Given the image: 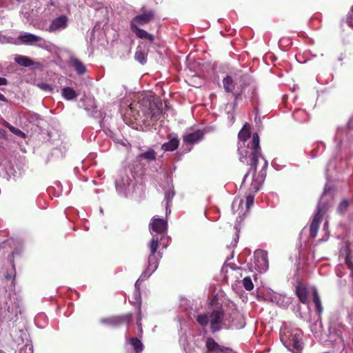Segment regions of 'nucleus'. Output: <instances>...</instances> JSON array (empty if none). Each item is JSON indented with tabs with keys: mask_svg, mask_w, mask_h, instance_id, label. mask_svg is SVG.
I'll return each mask as SVG.
<instances>
[{
	"mask_svg": "<svg viewBox=\"0 0 353 353\" xmlns=\"http://www.w3.org/2000/svg\"><path fill=\"white\" fill-rule=\"evenodd\" d=\"M239 160L242 163H247L251 166V169L256 170L259 159L263 163L261 150L259 145V137L257 133H254L252 139L246 145V142L251 138L250 128L245 124L243 128L239 132Z\"/></svg>",
	"mask_w": 353,
	"mask_h": 353,
	"instance_id": "nucleus-1",
	"label": "nucleus"
},
{
	"mask_svg": "<svg viewBox=\"0 0 353 353\" xmlns=\"http://www.w3.org/2000/svg\"><path fill=\"white\" fill-rule=\"evenodd\" d=\"M196 321L203 329L209 325L210 331L214 333L227 328L228 314L224 312L222 305L216 303L210 312L198 314Z\"/></svg>",
	"mask_w": 353,
	"mask_h": 353,
	"instance_id": "nucleus-2",
	"label": "nucleus"
},
{
	"mask_svg": "<svg viewBox=\"0 0 353 353\" xmlns=\"http://www.w3.org/2000/svg\"><path fill=\"white\" fill-rule=\"evenodd\" d=\"M167 221L163 219L154 217L150 224V233L152 239L149 243L150 255L148 259L149 265H158L161 256L157 252L159 245V237L157 234L163 235L167 230Z\"/></svg>",
	"mask_w": 353,
	"mask_h": 353,
	"instance_id": "nucleus-3",
	"label": "nucleus"
},
{
	"mask_svg": "<svg viewBox=\"0 0 353 353\" xmlns=\"http://www.w3.org/2000/svg\"><path fill=\"white\" fill-rule=\"evenodd\" d=\"M268 166V161L263 159V165L258 175L256 174V171L254 170L253 179L250 187V192L246 196V208L248 210L254 203V194L257 192L266 176V168Z\"/></svg>",
	"mask_w": 353,
	"mask_h": 353,
	"instance_id": "nucleus-4",
	"label": "nucleus"
},
{
	"mask_svg": "<svg viewBox=\"0 0 353 353\" xmlns=\"http://www.w3.org/2000/svg\"><path fill=\"white\" fill-rule=\"evenodd\" d=\"M303 334L299 329L292 331L284 330L281 336V340L283 345L294 353H299L303 349Z\"/></svg>",
	"mask_w": 353,
	"mask_h": 353,
	"instance_id": "nucleus-5",
	"label": "nucleus"
},
{
	"mask_svg": "<svg viewBox=\"0 0 353 353\" xmlns=\"http://www.w3.org/2000/svg\"><path fill=\"white\" fill-rule=\"evenodd\" d=\"M141 105L142 104L139 103H130L126 113L132 116L135 120H137L140 117V110L143 114H148L150 115L152 121H157L160 119L162 114L161 108L149 103V108L145 110L141 108Z\"/></svg>",
	"mask_w": 353,
	"mask_h": 353,
	"instance_id": "nucleus-6",
	"label": "nucleus"
},
{
	"mask_svg": "<svg viewBox=\"0 0 353 353\" xmlns=\"http://www.w3.org/2000/svg\"><path fill=\"white\" fill-rule=\"evenodd\" d=\"M327 209V205L323 203V198L319 201L317 208L316 212L313 218V220L310 224V236L314 238L317 234V232L319 228L320 223L321 221L323 214Z\"/></svg>",
	"mask_w": 353,
	"mask_h": 353,
	"instance_id": "nucleus-7",
	"label": "nucleus"
},
{
	"mask_svg": "<svg viewBox=\"0 0 353 353\" xmlns=\"http://www.w3.org/2000/svg\"><path fill=\"white\" fill-rule=\"evenodd\" d=\"M154 17V12L152 10L143 11L142 13L136 15L130 22V29L139 28L149 23Z\"/></svg>",
	"mask_w": 353,
	"mask_h": 353,
	"instance_id": "nucleus-8",
	"label": "nucleus"
},
{
	"mask_svg": "<svg viewBox=\"0 0 353 353\" xmlns=\"http://www.w3.org/2000/svg\"><path fill=\"white\" fill-rule=\"evenodd\" d=\"M245 325L243 314L236 309L228 314L227 328L242 329Z\"/></svg>",
	"mask_w": 353,
	"mask_h": 353,
	"instance_id": "nucleus-9",
	"label": "nucleus"
},
{
	"mask_svg": "<svg viewBox=\"0 0 353 353\" xmlns=\"http://www.w3.org/2000/svg\"><path fill=\"white\" fill-rule=\"evenodd\" d=\"M131 319L132 314L129 313L121 316H114L109 318L101 319V322L108 326L116 327L124 323L128 325Z\"/></svg>",
	"mask_w": 353,
	"mask_h": 353,
	"instance_id": "nucleus-10",
	"label": "nucleus"
},
{
	"mask_svg": "<svg viewBox=\"0 0 353 353\" xmlns=\"http://www.w3.org/2000/svg\"><path fill=\"white\" fill-rule=\"evenodd\" d=\"M205 346L208 353H234L232 349L219 345L212 338L206 340Z\"/></svg>",
	"mask_w": 353,
	"mask_h": 353,
	"instance_id": "nucleus-11",
	"label": "nucleus"
},
{
	"mask_svg": "<svg viewBox=\"0 0 353 353\" xmlns=\"http://www.w3.org/2000/svg\"><path fill=\"white\" fill-rule=\"evenodd\" d=\"M68 19L65 15H61L53 19L47 29L50 32H54L59 29H64L68 26Z\"/></svg>",
	"mask_w": 353,
	"mask_h": 353,
	"instance_id": "nucleus-12",
	"label": "nucleus"
},
{
	"mask_svg": "<svg viewBox=\"0 0 353 353\" xmlns=\"http://www.w3.org/2000/svg\"><path fill=\"white\" fill-rule=\"evenodd\" d=\"M130 182L131 180L127 174L124 173L121 174L115 181L117 190L121 193L125 192L130 186Z\"/></svg>",
	"mask_w": 353,
	"mask_h": 353,
	"instance_id": "nucleus-13",
	"label": "nucleus"
},
{
	"mask_svg": "<svg viewBox=\"0 0 353 353\" xmlns=\"http://www.w3.org/2000/svg\"><path fill=\"white\" fill-rule=\"evenodd\" d=\"M203 137V133L201 130H198L193 132L186 134L183 136V141L186 145L194 144L201 140Z\"/></svg>",
	"mask_w": 353,
	"mask_h": 353,
	"instance_id": "nucleus-14",
	"label": "nucleus"
},
{
	"mask_svg": "<svg viewBox=\"0 0 353 353\" xmlns=\"http://www.w3.org/2000/svg\"><path fill=\"white\" fill-rule=\"evenodd\" d=\"M254 265H268V252L263 250H257L254 254Z\"/></svg>",
	"mask_w": 353,
	"mask_h": 353,
	"instance_id": "nucleus-15",
	"label": "nucleus"
},
{
	"mask_svg": "<svg viewBox=\"0 0 353 353\" xmlns=\"http://www.w3.org/2000/svg\"><path fill=\"white\" fill-rule=\"evenodd\" d=\"M158 266H147L145 270L141 273L139 278L135 282V287L139 288V283L147 280L156 270Z\"/></svg>",
	"mask_w": 353,
	"mask_h": 353,
	"instance_id": "nucleus-16",
	"label": "nucleus"
},
{
	"mask_svg": "<svg viewBox=\"0 0 353 353\" xmlns=\"http://www.w3.org/2000/svg\"><path fill=\"white\" fill-rule=\"evenodd\" d=\"M169 138H170V141L168 142L164 143L162 145L161 148L164 151L172 152V151L175 150L178 148L179 144V140L177 138V137H176V136H174L172 137L171 136H170Z\"/></svg>",
	"mask_w": 353,
	"mask_h": 353,
	"instance_id": "nucleus-17",
	"label": "nucleus"
},
{
	"mask_svg": "<svg viewBox=\"0 0 353 353\" xmlns=\"http://www.w3.org/2000/svg\"><path fill=\"white\" fill-rule=\"evenodd\" d=\"M19 39L26 44H33L34 43L41 41L42 38L30 33H26L19 36Z\"/></svg>",
	"mask_w": 353,
	"mask_h": 353,
	"instance_id": "nucleus-18",
	"label": "nucleus"
},
{
	"mask_svg": "<svg viewBox=\"0 0 353 353\" xmlns=\"http://www.w3.org/2000/svg\"><path fill=\"white\" fill-rule=\"evenodd\" d=\"M135 35L141 39H145L152 43L154 41V36L152 34L148 33L145 30L140 28L131 29Z\"/></svg>",
	"mask_w": 353,
	"mask_h": 353,
	"instance_id": "nucleus-19",
	"label": "nucleus"
},
{
	"mask_svg": "<svg viewBox=\"0 0 353 353\" xmlns=\"http://www.w3.org/2000/svg\"><path fill=\"white\" fill-rule=\"evenodd\" d=\"M70 62L78 74H82L86 72V68L84 64L77 58H71Z\"/></svg>",
	"mask_w": 353,
	"mask_h": 353,
	"instance_id": "nucleus-20",
	"label": "nucleus"
},
{
	"mask_svg": "<svg viewBox=\"0 0 353 353\" xmlns=\"http://www.w3.org/2000/svg\"><path fill=\"white\" fill-rule=\"evenodd\" d=\"M157 157V153L153 149H149L146 152L137 155V159L139 161L145 159L147 161H154Z\"/></svg>",
	"mask_w": 353,
	"mask_h": 353,
	"instance_id": "nucleus-21",
	"label": "nucleus"
},
{
	"mask_svg": "<svg viewBox=\"0 0 353 353\" xmlns=\"http://www.w3.org/2000/svg\"><path fill=\"white\" fill-rule=\"evenodd\" d=\"M61 95L66 100H73L77 98L76 91L70 87H65L61 90Z\"/></svg>",
	"mask_w": 353,
	"mask_h": 353,
	"instance_id": "nucleus-22",
	"label": "nucleus"
},
{
	"mask_svg": "<svg viewBox=\"0 0 353 353\" xmlns=\"http://www.w3.org/2000/svg\"><path fill=\"white\" fill-rule=\"evenodd\" d=\"M175 195V192L173 189V187H170L168 190H166L165 192V198L164 200L165 201V208H166V214L170 213L171 210H169V205L171 203L173 197Z\"/></svg>",
	"mask_w": 353,
	"mask_h": 353,
	"instance_id": "nucleus-23",
	"label": "nucleus"
},
{
	"mask_svg": "<svg viewBox=\"0 0 353 353\" xmlns=\"http://www.w3.org/2000/svg\"><path fill=\"white\" fill-rule=\"evenodd\" d=\"M313 302L315 305L316 311L318 315L321 316V313L323 312V307L321 305L320 296L316 289H314L313 290Z\"/></svg>",
	"mask_w": 353,
	"mask_h": 353,
	"instance_id": "nucleus-24",
	"label": "nucleus"
},
{
	"mask_svg": "<svg viewBox=\"0 0 353 353\" xmlns=\"http://www.w3.org/2000/svg\"><path fill=\"white\" fill-rule=\"evenodd\" d=\"M296 294L299 297V300L302 303H306L307 301V289L301 285H298L296 287Z\"/></svg>",
	"mask_w": 353,
	"mask_h": 353,
	"instance_id": "nucleus-25",
	"label": "nucleus"
},
{
	"mask_svg": "<svg viewBox=\"0 0 353 353\" xmlns=\"http://www.w3.org/2000/svg\"><path fill=\"white\" fill-rule=\"evenodd\" d=\"M14 60L19 65L24 67H30L34 64L33 61L26 56L19 55L15 57Z\"/></svg>",
	"mask_w": 353,
	"mask_h": 353,
	"instance_id": "nucleus-26",
	"label": "nucleus"
},
{
	"mask_svg": "<svg viewBox=\"0 0 353 353\" xmlns=\"http://www.w3.org/2000/svg\"><path fill=\"white\" fill-rule=\"evenodd\" d=\"M223 85L224 90L227 92H232L234 89V83L232 78L230 76H226L223 79Z\"/></svg>",
	"mask_w": 353,
	"mask_h": 353,
	"instance_id": "nucleus-27",
	"label": "nucleus"
},
{
	"mask_svg": "<svg viewBox=\"0 0 353 353\" xmlns=\"http://www.w3.org/2000/svg\"><path fill=\"white\" fill-rule=\"evenodd\" d=\"M129 343L133 347L136 353H140L143 351V345L138 338H130Z\"/></svg>",
	"mask_w": 353,
	"mask_h": 353,
	"instance_id": "nucleus-28",
	"label": "nucleus"
},
{
	"mask_svg": "<svg viewBox=\"0 0 353 353\" xmlns=\"http://www.w3.org/2000/svg\"><path fill=\"white\" fill-rule=\"evenodd\" d=\"M293 117L295 120L299 122H305L308 119L307 112L303 110H296L293 113Z\"/></svg>",
	"mask_w": 353,
	"mask_h": 353,
	"instance_id": "nucleus-29",
	"label": "nucleus"
},
{
	"mask_svg": "<svg viewBox=\"0 0 353 353\" xmlns=\"http://www.w3.org/2000/svg\"><path fill=\"white\" fill-rule=\"evenodd\" d=\"M146 57L147 53L142 51L141 49H137L134 54L135 59L141 64L146 63Z\"/></svg>",
	"mask_w": 353,
	"mask_h": 353,
	"instance_id": "nucleus-30",
	"label": "nucleus"
},
{
	"mask_svg": "<svg viewBox=\"0 0 353 353\" xmlns=\"http://www.w3.org/2000/svg\"><path fill=\"white\" fill-rule=\"evenodd\" d=\"M242 283H243L244 288L246 290L250 291L254 288V285H253L252 281L250 276H245L242 280Z\"/></svg>",
	"mask_w": 353,
	"mask_h": 353,
	"instance_id": "nucleus-31",
	"label": "nucleus"
},
{
	"mask_svg": "<svg viewBox=\"0 0 353 353\" xmlns=\"http://www.w3.org/2000/svg\"><path fill=\"white\" fill-rule=\"evenodd\" d=\"M6 127L8 128L9 129V130L14 134L21 137H25V134L21 130L16 128L15 127L12 126L10 123H6Z\"/></svg>",
	"mask_w": 353,
	"mask_h": 353,
	"instance_id": "nucleus-32",
	"label": "nucleus"
},
{
	"mask_svg": "<svg viewBox=\"0 0 353 353\" xmlns=\"http://www.w3.org/2000/svg\"><path fill=\"white\" fill-rule=\"evenodd\" d=\"M38 88H39L41 90L46 91V92H52L53 88L52 87L46 83H39L37 84Z\"/></svg>",
	"mask_w": 353,
	"mask_h": 353,
	"instance_id": "nucleus-33",
	"label": "nucleus"
},
{
	"mask_svg": "<svg viewBox=\"0 0 353 353\" xmlns=\"http://www.w3.org/2000/svg\"><path fill=\"white\" fill-rule=\"evenodd\" d=\"M140 284L141 283H139V288H137L135 286H134V289H135V291H134V301L139 303H141V292H140Z\"/></svg>",
	"mask_w": 353,
	"mask_h": 353,
	"instance_id": "nucleus-34",
	"label": "nucleus"
},
{
	"mask_svg": "<svg viewBox=\"0 0 353 353\" xmlns=\"http://www.w3.org/2000/svg\"><path fill=\"white\" fill-rule=\"evenodd\" d=\"M347 23L349 26L353 27V5L347 17Z\"/></svg>",
	"mask_w": 353,
	"mask_h": 353,
	"instance_id": "nucleus-35",
	"label": "nucleus"
},
{
	"mask_svg": "<svg viewBox=\"0 0 353 353\" xmlns=\"http://www.w3.org/2000/svg\"><path fill=\"white\" fill-rule=\"evenodd\" d=\"M15 275H16V273H15L14 266H11V273L6 274L5 276L7 280H10L12 278H14Z\"/></svg>",
	"mask_w": 353,
	"mask_h": 353,
	"instance_id": "nucleus-36",
	"label": "nucleus"
},
{
	"mask_svg": "<svg viewBox=\"0 0 353 353\" xmlns=\"http://www.w3.org/2000/svg\"><path fill=\"white\" fill-rule=\"evenodd\" d=\"M255 269L259 272H266L268 270V266H254Z\"/></svg>",
	"mask_w": 353,
	"mask_h": 353,
	"instance_id": "nucleus-37",
	"label": "nucleus"
},
{
	"mask_svg": "<svg viewBox=\"0 0 353 353\" xmlns=\"http://www.w3.org/2000/svg\"><path fill=\"white\" fill-rule=\"evenodd\" d=\"M347 207V202L346 201H342L339 206V210H342L343 209H345Z\"/></svg>",
	"mask_w": 353,
	"mask_h": 353,
	"instance_id": "nucleus-38",
	"label": "nucleus"
},
{
	"mask_svg": "<svg viewBox=\"0 0 353 353\" xmlns=\"http://www.w3.org/2000/svg\"><path fill=\"white\" fill-rule=\"evenodd\" d=\"M239 241V234L236 232L235 234V237L234 238L233 242L231 243V247L234 248L236 245Z\"/></svg>",
	"mask_w": 353,
	"mask_h": 353,
	"instance_id": "nucleus-39",
	"label": "nucleus"
},
{
	"mask_svg": "<svg viewBox=\"0 0 353 353\" xmlns=\"http://www.w3.org/2000/svg\"><path fill=\"white\" fill-rule=\"evenodd\" d=\"M8 83V80L4 77H0V85H6Z\"/></svg>",
	"mask_w": 353,
	"mask_h": 353,
	"instance_id": "nucleus-40",
	"label": "nucleus"
},
{
	"mask_svg": "<svg viewBox=\"0 0 353 353\" xmlns=\"http://www.w3.org/2000/svg\"><path fill=\"white\" fill-rule=\"evenodd\" d=\"M347 126H348L349 129L353 130V116L350 118V119L347 123Z\"/></svg>",
	"mask_w": 353,
	"mask_h": 353,
	"instance_id": "nucleus-41",
	"label": "nucleus"
},
{
	"mask_svg": "<svg viewBox=\"0 0 353 353\" xmlns=\"http://www.w3.org/2000/svg\"><path fill=\"white\" fill-rule=\"evenodd\" d=\"M241 94L239 92L234 93V100L236 102H237V101L241 98Z\"/></svg>",
	"mask_w": 353,
	"mask_h": 353,
	"instance_id": "nucleus-42",
	"label": "nucleus"
},
{
	"mask_svg": "<svg viewBox=\"0 0 353 353\" xmlns=\"http://www.w3.org/2000/svg\"><path fill=\"white\" fill-rule=\"evenodd\" d=\"M350 270V276L353 281V266H348Z\"/></svg>",
	"mask_w": 353,
	"mask_h": 353,
	"instance_id": "nucleus-43",
	"label": "nucleus"
},
{
	"mask_svg": "<svg viewBox=\"0 0 353 353\" xmlns=\"http://www.w3.org/2000/svg\"><path fill=\"white\" fill-rule=\"evenodd\" d=\"M137 325L139 327V329L141 332H142V327H141V317H139L137 320Z\"/></svg>",
	"mask_w": 353,
	"mask_h": 353,
	"instance_id": "nucleus-44",
	"label": "nucleus"
},
{
	"mask_svg": "<svg viewBox=\"0 0 353 353\" xmlns=\"http://www.w3.org/2000/svg\"><path fill=\"white\" fill-rule=\"evenodd\" d=\"M0 101L7 102L8 99L6 98V97L3 94L0 93Z\"/></svg>",
	"mask_w": 353,
	"mask_h": 353,
	"instance_id": "nucleus-45",
	"label": "nucleus"
},
{
	"mask_svg": "<svg viewBox=\"0 0 353 353\" xmlns=\"http://www.w3.org/2000/svg\"><path fill=\"white\" fill-rule=\"evenodd\" d=\"M248 174H249V172H248L245 174L244 178H243V182H242V184H244V183H245V180L246 177L248 176Z\"/></svg>",
	"mask_w": 353,
	"mask_h": 353,
	"instance_id": "nucleus-46",
	"label": "nucleus"
},
{
	"mask_svg": "<svg viewBox=\"0 0 353 353\" xmlns=\"http://www.w3.org/2000/svg\"><path fill=\"white\" fill-rule=\"evenodd\" d=\"M346 263H347V265H353V263L349 262L347 256H346Z\"/></svg>",
	"mask_w": 353,
	"mask_h": 353,
	"instance_id": "nucleus-47",
	"label": "nucleus"
},
{
	"mask_svg": "<svg viewBox=\"0 0 353 353\" xmlns=\"http://www.w3.org/2000/svg\"><path fill=\"white\" fill-rule=\"evenodd\" d=\"M232 270H237L239 269V268H237L236 266H233V265H231L230 266Z\"/></svg>",
	"mask_w": 353,
	"mask_h": 353,
	"instance_id": "nucleus-48",
	"label": "nucleus"
},
{
	"mask_svg": "<svg viewBox=\"0 0 353 353\" xmlns=\"http://www.w3.org/2000/svg\"><path fill=\"white\" fill-rule=\"evenodd\" d=\"M327 223H325L324 224V225H323V227H324V229H325V228H327Z\"/></svg>",
	"mask_w": 353,
	"mask_h": 353,
	"instance_id": "nucleus-49",
	"label": "nucleus"
},
{
	"mask_svg": "<svg viewBox=\"0 0 353 353\" xmlns=\"http://www.w3.org/2000/svg\"><path fill=\"white\" fill-rule=\"evenodd\" d=\"M230 258H233V256L231 255L230 257H228L227 259L229 260Z\"/></svg>",
	"mask_w": 353,
	"mask_h": 353,
	"instance_id": "nucleus-50",
	"label": "nucleus"
},
{
	"mask_svg": "<svg viewBox=\"0 0 353 353\" xmlns=\"http://www.w3.org/2000/svg\"><path fill=\"white\" fill-rule=\"evenodd\" d=\"M165 239V238L162 236L161 237V239H160V240H161V241H162V240H163V239Z\"/></svg>",
	"mask_w": 353,
	"mask_h": 353,
	"instance_id": "nucleus-51",
	"label": "nucleus"
},
{
	"mask_svg": "<svg viewBox=\"0 0 353 353\" xmlns=\"http://www.w3.org/2000/svg\"><path fill=\"white\" fill-rule=\"evenodd\" d=\"M223 265H230V263H226V262H225Z\"/></svg>",
	"mask_w": 353,
	"mask_h": 353,
	"instance_id": "nucleus-52",
	"label": "nucleus"
},
{
	"mask_svg": "<svg viewBox=\"0 0 353 353\" xmlns=\"http://www.w3.org/2000/svg\"><path fill=\"white\" fill-rule=\"evenodd\" d=\"M301 270V268H297V271H300Z\"/></svg>",
	"mask_w": 353,
	"mask_h": 353,
	"instance_id": "nucleus-53",
	"label": "nucleus"
},
{
	"mask_svg": "<svg viewBox=\"0 0 353 353\" xmlns=\"http://www.w3.org/2000/svg\"><path fill=\"white\" fill-rule=\"evenodd\" d=\"M17 1H19L20 0H17Z\"/></svg>",
	"mask_w": 353,
	"mask_h": 353,
	"instance_id": "nucleus-54",
	"label": "nucleus"
},
{
	"mask_svg": "<svg viewBox=\"0 0 353 353\" xmlns=\"http://www.w3.org/2000/svg\"><path fill=\"white\" fill-rule=\"evenodd\" d=\"M0 353H3V352H1Z\"/></svg>",
	"mask_w": 353,
	"mask_h": 353,
	"instance_id": "nucleus-55",
	"label": "nucleus"
}]
</instances>
